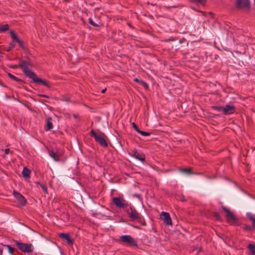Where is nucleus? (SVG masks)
Segmentation results:
<instances>
[{
	"label": "nucleus",
	"mask_w": 255,
	"mask_h": 255,
	"mask_svg": "<svg viewBox=\"0 0 255 255\" xmlns=\"http://www.w3.org/2000/svg\"><path fill=\"white\" fill-rule=\"evenodd\" d=\"M32 66L31 60L28 57H25L24 59L19 60V67L20 68L24 74L36 83L41 84L44 86L50 88L49 82L37 77L36 74L30 70L29 67Z\"/></svg>",
	"instance_id": "1"
},
{
	"label": "nucleus",
	"mask_w": 255,
	"mask_h": 255,
	"mask_svg": "<svg viewBox=\"0 0 255 255\" xmlns=\"http://www.w3.org/2000/svg\"><path fill=\"white\" fill-rule=\"evenodd\" d=\"M109 138L104 133L97 130V142L103 148H106L108 146Z\"/></svg>",
	"instance_id": "2"
},
{
	"label": "nucleus",
	"mask_w": 255,
	"mask_h": 255,
	"mask_svg": "<svg viewBox=\"0 0 255 255\" xmlns=\"http://www.w3.org/2000/svg\"><path fill=\"white\" fill-rule=\"evenodd\" d=\"M127 213L131 221H141L143 219L141 215L137 212V211L132 206H130L129 209H127Z\"/></svg>",
	"instance_id": "3"
},
{
	"label": "nucleus",
	"mask_w": 255,
	"mask_h": 255,
	"mask_svg": "<svg viewBox=\"0 0 255 255\" xmlns=\"http://www.w3.org/2000/svg\"><path fill=\"white\" fill-rule=\"evenodd\" d=\"M15 244L17 247L24 253H30L33 251V247L31 244H25L16 241Z\"/></svg>",
	"instance_id": "4"
},
{
	"label": "nucleus",
	"mask_w": 255,
	"mask_h": 255,
	"mask_svg": "<svg viewBox=\"0 0 255 255\" xmlns=\"http://www.w3.org/2000/svg\"><path fill=\"white\" fill-rule=\"evenodd\" d=\"M120 241L128 246H136V242L129 235H123L120 238Z\"/></svg>",
	"instance_id": "5"
},
{
	"label": "nucleus",
	"mask_w": 255,
	"mask_h": 255,
	"mask_svg": "<svg viewBox=\"0 0 255 255\" xmlns=\"http://www.w3.org/2000/svg\"><path fill=\"white\" fill-rule=\"evenodd\" d=\"M112 203L119 208H124L128 205L127 202L125 200L120 197L113 198Z\"/></svg>",
	"instance_id": "6"
},
{
	"label": "nucleus",
	"mask_w": 255,
	"mask_h": 255,
	"mask_svg": "<svg viewBox=\"0 0 255 255\" xmlns=\"http://www.w3.org/2000/svg\"><path fill=\"white\" fill-rule=\"evenodd\" d=\"M222 208L223 210L226 213V217L228 222L231 224H234L236 220V218L234 214L231 211H230L229 209L224 206H223Z\"/></svg>",
	"instance_id": "7"
},
{
	"label": "nucleus",
	"mask_w": 255,
	"mask_h": 255,
	"mask_svg": "<svg viewBox=\"0 0 255 255\" xmlns=\"http://www.w3.org/2000/svg\"><path fill=\"white\" fill-rule=\"evenodd\" d=\"M247 215L249 219L252 221L254 226L252 227L248 225H244L243 229L246 231H253L255 228V217L251 213H248Z\"/></svg>",
	"instance_id": "8"
},
{
	"label": "nucleus",
	"mask_w": 255,
	"mask_h": 255,
	"mask_svg": "<svg viewBox=\"0 0 255 255\" xmlns=\"http://www.w3.org/2000/svg\"><path fill=\"white\" fill-rule=\"evenodd\" d=\"M160 219L166 225H171L172 221L170 215L168 213L162 212L160 215Z\"/></svg>",
	"instance_id": "9"
},
{
	"label": "nucleus",
	"mask_w": 255,
	"mask_h": 255,
	"mask_svg": "<svg viewBox=\"0 0 255 255\" xmlns=\"http://www.w3.org/2000/svg\"><path fill=\"white\" fill-rule=\"evenodd\" d=\"M13 194L22 206H23L26 205L27 202L26 200L22 194L15 190L13 191Z\"/></svg>",
	"instance_id": "10"
},
{
	"label": "nucleus",
	"mask_w": 255,
	"mask_h": 255,
	"mask_svg": "<svg viewBox=\"0 0 255 255\" xmlns=\"http://www.w3.org/2000/svg\"><path fill=\"white\" fill-rule=\"evenodd\" d=\"M236 3L238 7L249 8L250 7V0H236Z\"/></svg>",
	"instance_id": "11"
},
{
	"label": "nucleus",
	"mask_w": 255,
	"mask_h": 255,
	"mask_svg": "<svg viewBox=\"0 0 255 255\" xmlns=\"http://www.w3.org/2000/svg\"><path fill=\"white\" fill-rule=\"evenodd\" d=\"M132 156L141 161H144L145 160V155L144 153L138 151L137 150L135 149L133 150Z\"/></svg>",
	"instance_id": "12"
},
{
	"label": "nucleus",
	"mask_w": 255,
	"mask_h": 255,
	"mask_svg": "<svg viewBox=\"0 0 255 255\" xmlns=\"http://www.w3.org/2000/svg\"><path fill=\"white\" fill-rule=\"evenodd\" d=\"M49 155L56 161H58L59 160V157L61 155V153L59 152H58L57 150H55L54 149H52L49 152Z\"/></svg>",
	"instance_id": "13"
},
{
	"label": "nucleus",
	"mask_w": 255,
	"mask_h": 255,
	"mask_svg": "<svg viewBox=\"0 0 255 255\" xmlns=\"http://www.w3.org/2000/svg\"><path fill=\"white\" fill-rule=\"evenodd\" d=\"M10 36L13 41H15L18 42L19 46L22 48H24L23 42L17 36L14 31H11L10 32Z\"/></svg>",
	"instance_id": "14"
},
{
	"label": "nucleus",
	"mask_w": 255,
	"mask_h": 255,
	"mask_svg": "<svg viewBox=\"0 0 255 255\" xmlns=\"http://www.w3.org/2000/svg\"><path fill=\"white\" fill-rule=\"evenodd\" d=\"M235 108L234 106L227 105L224 107L223 114L225 115H229L232 114L235 112Z\"/></svg>",
	"instance_id": "15"
},
{
	"label": "nucleus",
	"mask_w": 255,
	"mask_h": 255,
	"mask_svg": "<svg viewBox=\"0 0 255 255\" xmlns=\"http://www.w3.org/2000/svg\"><path fill=\"white\" fill-rule=\"evenodd\" d=\"M59 237L62 239L66 240L68 244H73V240L71 238L70 236L68 234L61 233L59 234Z\"/></svg>",
	"instance_id": "16"
},
{
	"label": "nucleus",
	"mask_w": 255,
	"mask_h": 255,
	"mask_svg": "<svg viewBox=\"0 0 255 255\" xmlns=\"http://www.w3.org/2000/svg\"><path fill=\"white\" fill-rule=\"evenodd\" d=\"M52 119L51 117H49L46 120V126L45 127V130L48 131L50 130L53 128V124L52 122Z\"/></svg>",
	"instance_id": "17"
},
{
	"label": "nucleus",
	"mask_w": 255,
	"mask_h": 255,
	"mask_svg": "<svg viewBox=\"0 0 255 255\" xmlns=\"http://www.w3.org/2000/svg\"><path fill=\"white\" fill-rule=\"evenodd\" d=\"M30 170L28 169L26 167H24L22 171V175L25 178H29Z\"/></svg>",
	"instance_id": "18"
},
{
	"label": "nucleus",
	"mask_w": 255,
	"mask_h": 255,
	"mask_svg": "<svg viewBox=\"0 0 255 255\" xmlns=\"http://www.w3.org/2000/svg\"><path fill=\"white\" fill-rule=\"evenodd\" d=\"M9 29V25L5 24L2 25H0V32H4Z\"/></svg>",
	"instance_id": "19"
},
{
	"label": "nucleus",
	"mask_w": 255,
	"mask_h": 255,
	"mask_svg": "<svg viewBox=\"0 0 255 255\" xmlns=\"http://www.w3.org/2000/svg\"><path fill=\"white\" fill-rule=\"evenodd\" d=\"M7 75H8V77L9 78H10L11 79L14 80V81H17V82H19L23 83V81L22 80H21V79H19L18 78L16 77V76L13 75L11 73H8L7 74Z\"/></svg>",
	"instance_id": "20"
},
{
	"label": "nucleus",
	"mask_w": 255,
	"mask_h": 255,
	"mask_svg": "<svg viewBox=\"0 0 255 255\" xmlns=\"http://www.w3.org/2000/svg\"><path fill=\"white\" fill-rule=\"evenodd\" d=\"M248 249L251 252L252 254L255 255V246L253 244H249L248 246Z\"/></svg>",
	"instance_id": "21"
},
{
	"label": "nucleus",
	"mask_w": 255,
	"mask_h": 255,
	"mask_svg": "<svg viewBox=\"0 0 255 255\" xmlns=\"http://www.w3.org/2000/svg\"><path fill=\"white\" fill-rule=\"evenodd\" d=\"M36 184H38L41 186L44 192L45 193H48L47 186L45 184H41L39 182H36Z\"/></svg>",
	"instance_id": "22"
},
{
	"label": "nucleus",
	"mask_w": 255,
	"mask_h": 255,
	"mask_svg": "<svg viewBox=\"0 0 255 255\" xmlns=\"http://www.w3.org/2000/svg\"><path fill=\"white\" fill-rule=\"evenodd\" d=\"M212 108L218 112L223 113L224 107L222 106H213Z\"/></svg>",
	"instance_id": "23"
},
{
	"label": "nucleus",
	"mask_w": 255,
	"mask_h": 255,
	"mask_svg": "<svg viewBox=\"0 0 255 255\" xmlns=\"http://www.w3.org/2000/svg\"><path fill=\"white\" fill-rule=\"evenodd\" d=\"M5 246L8 249V252L12 255L13 254V252L14 251V249L12 247H11L10 245H5Z\"/></svg>",
	"instance_id": "24"
},
{
	"label": "nucleus",
	"mask_w": 255,
	"mask_h": 255,
	"mask_svg": "<svg viewBox=\"0 0 255 255\" xmlns=\"http://www.w3.org/2000/svg\"><path fill=\"white\" fill-rule=\"evenodd\" d=\"M140 84L143 87H144V88L145 89H147L148 88V84L146 82H145L143 81H140Z\"/></svg>",
	"instance_id": "25"
},
{
	"label": "nucleus",
	"mask_w": 255,
	"mask_h": 255,
	"mask_svg": "<svg viewBox=\"0 0 255 255\" xmlns=\"http://www.w3.org/2000/svg\"><path fill=\"white\" fill-rule=\"evenodd\" d=\"M139 133H140L142 136H148L150 135V133L148 132H145L143 131H141L140 130V131L138 132Z\"/></svg>",
	"instance_id": "26"
},
{
	"label": "nucleus",
	"mask_w": 255,
	"mask_h": 255,
	"mask_svg": "<svg viewBox=\"0 0 255 255\" xmlns=\"http://www.w3.org/2000/svg\"><path fill=\"white\" fill-rule=\"evenodd\" d=\"M214 216L216 220H220L221 219L219 214L217 212L214 213Z\"/></svg>",
	"instance_id": "27"
},
{
	"label": "nucleus",
	"mask_w": 255,
	"mask_h": 255,
	"mask_svg": "<svg viewBox=\"0 0 255 255\" xmlns=\"http://www.w3.org/2000/svg\"><path fill=\"white\" fill-rule=\"evenodd\" d=\"M191 168H188L183 169L182 170L185 173H186L187 174H190V173H191Z\"/></svg>",
	"instance_id": "28"
},
{
	"label": "nucleus",
	"mask_w": 255,
	"mask_h": 255,
	"mask_svg": "<svg viewBox=\"0 0 255 255\" xmlns=\"http://www.w3.org/2000/svg\"><path fill=\"white\" fill-rule=\"evenodd\" d=\"M192 1L196 3H203L205 0H191Z\"/></svg>",
	"instance_id": "29"
},
{
	"label": "nucleus",
	"mask_w": 255,
	"mask_h": 255,
	"mask_svg": "<svg viewBox=\"0 0 255 255\" xmlns=\"http://www.w3.org/2000/svg\"><path fill=\"white\" fill-rule=\"evenodd\" d=\"M132 126L137 132H138L140 131V129L137 128V127L136 126V124L134 123H132Z\"/></svg>",
	"instance_id": "30"
},
{
	"label": "nucleus",
	"mask_w": 255,
	"mask_h": 255,
	"mask_svg": "<svg viewBox=\"0 0 255 255\" xmlns=\"http://www.w3.org/2000/svg\"><path fill=\"white\" fill-rule=\"evenodd\" d=\"M89 22L92 25L95 26H96V23L92 19V18H89Z\"/></svg>",
	"instance_id": "31"
},
{
	"label": "nucleus",
	"mask_w": 255,
	"mask_h": 255,
	"mask_svg": "<svg viewBox=\"0 0 255 255\" xmlns=\"http://www.w3.org/2000/svg\"><path fill=\"white\" fill-rule=\"evenodd\" d=\"M91 133L92 134V136H93L96 139V131H95L94 130L92 129L91 131Z\"/></svg>",
	"instance_id": "32"
},
{
	"label": "nucleus",
	"mask_w": 255,
	"mask_h": 255,
	"mask_svg": "<svg viewBox=\"0 0 255 255\" xmlns=\"http://www.w3.org/2000/svg\"><path fill=\"white\" fill-rule=\"evenodd\" d=\"M38 101L43 104H45L46 103H48V101L47 100H45L40 99V100H38Z\"/></svg>",
	"instance_id": "33"
},
{
	"label": "nucleus",
	"mask_w": 255,
	"mask_h": 255,
	"mask_svg": "<svg viewBox=\"0 0 255 255\" xmlns=\"http://www.w3.org/2000/svg\"><path fill=\"white\" fill-rule=\"evenodd\" d=\"M9 67L12 69H16V68H17L18 67H19V65H14L9 66Z\"/></svg>",
	"instance_id": "34"
},
{
	"label": "nucleus",
	"mask_w": 255,
	"mask_h": 255,
	"mask_svg": "<svg viewBox=\"0 0 255 255\" xmlns=\"http://www.w3.org/2000/svg\"><path fill=\"white\" fill-rule=\"evenodd\" d=\"M38 96L41 97L47 98H49V96H48L47 95H45V94H39V95H38Z\"/></svg>",
	"instance_id": "35"
},
{
	"label": "nucleus",
	"mask_w": 255,
	"mask_h": 255,
	"mask_svg": "<svg viewBox=\"0 0 255 255\" xmlns=\"http://www.w3.org/2000/svg\"><path fill=\"white\" fill-rule=\"evenodd\" d=\"M10 151V149L9 148H6L4 150V152L6 154H7L9 153Z\"/></svg>",
	"instance_id": "36"
},
{
	"label": "nucleus",
	"mask_w": 255,
	"mask_h": 255,
	"mask_svg": "<svg viewBox=\"0 0 255 255\" xmlns=\"http://www.w3.org/2000/svg\"><path fill=\"white\" fill-rule=\"evenodd\" d=\"M134 81L136 82H138L140 84V81H142V80H139L138 78H135Z\"/></svg>",
	"instance_id": "37"
},
{
	"label": "nucleus",
	"mask_w": 255,
	"mask_h": 255,
	"mask_svg": "<svg viewBox=\"0 0 255 255\" xmlns=\"http://www.w3.org/2000/svg\"><path fill=\"white\" fill-rule=\"evenodd\" d=\"M180 200L182 201H184L185 200V197L184 196H181Z\"/></svg>",
	"instance_id": "38"
},
{
	"label": "nucleus",
	"mask_w": 255,
	"mask_h": 255,
	"mask_svg": "<svg viewBox=\"0 0 255 255\" xmlns=\"http://www.w3.org/2000/svg\"><path fill=\"white\" fill-rule=\"evenodd\" d=\"M106 90H107V89H106V88H105V89H103V90H102V91H101V93H104L106 92Z\"/></svg>",
	"instance_id": "39"
},
{
	"label": "nucleus",
	"mask_w": 255,
	"mask_h": 255,
	"mask_svg": "<svg viewBox=\"0 0 255 255\" xmlns=\"http://www.w3.org/2000/svg\"><path fill=\"white\" fill-rule=\"evenodd\" d=\"M11 48L8 49L7 51H9L10 49H11V48H13L14 47V45H11Z\"/></svg>",
	"instance_id": "40"
},
{
	"label": "nucleus",
	"mask_w": 255,
	"mask_h": 255,
	"mask_svg": "<svg viewBox=\"0 0 255 255\" xmlns=\"http://www.w3.org/2000/svg\"><path fill=\"white\" fill-rule=\"evenodd\" d=\"M2 254V250L0 248V255H1Z\"/></svg>",
	"instance_id": "41"
},
{
	"label": "nucleus",
	"mask_w": 255,
	"mask_h": 255,
	"mask_svg": "<svg viewBox=\"0 0 255 255\" xmlns=\"http://www.w3.org/2000/svg\"><path fill=\"white\" fill-rule=\"evenodd\" d=\"M74 117L75 118H77L78 117V115H74Z\"/></svg>",
	"instance_id": "42"
}]
</instances>
